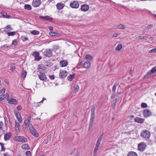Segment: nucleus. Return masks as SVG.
Returning <instances> with one entry per match:
<instances>
[{
    "mask_svg": "<svg viewBox=\"0 0 156 156\" xmlns=\"http://www.w3.org/2000/svg\"><path fill=\"white\" fill-rule=\"evenodd\" d=\"M117 29H124L126 28V27L123 24H120L119 25L117 26Z\"/></svg>",
    "mask_w": 156,
    "mask_h": 156,
    "instance_id": "72a5a7b5",
    "label": "nucleus"
},
{
    "mask_svg": "<svg viewBox=\"0 0 156 156\" xmlns=\"http://www.w3.org/2000/svg\"><path fill=\"white\" fill-rule=\"evenodd\" d=\"M148 37H147L146 36H144V37H142L141 36H139L138 37V38L139 40H142L145 39V40H147Z\"/></svg>",
    "mask_w": 156,
    "mask_h": 156,
    "instance_id": "49530a36",
    "label": "nucleus"
},
{
    "mask_svg": "<svg viewBox=\"0 0 156 156\" xmlns=\"http://www.w3.org/2000/svg\"><path fill=\"white\" fill-rule=\"evenodd\" d=\"M14 140L20 142H25L27 140V139L24 136H17L14 137Z\"/></svg>",
    "mask_w": 156,
    "mask_h": 156,
    "instance_id": "423d86ee",
    "label": "nucleus"
},
{
    "mask_svg": "<svg viewBox=\"0 0 156 156\" xmlns=\"http://www.w3.org/2000/svg\"><path fill=\"white\" fill-rule=\"evenodd\" d=\"M30 33L34 35H36L39 34L40 32L38 30H34L31 31Z\"/></svg>",
    "mask_w": 156,
    "mask_h": 156,
    "instance_id": "c756f323",
    "label": "nucleus"
},
{
    "mask_svg": "<svg viewBox=\"0 0 156 156\" xmlns=\"http://www.w3.org/2000/svg\"><path fill=\"white\" fill-rule=\"evenodd\" d=\"M95 107L94 105H93L91 109V117L92 119L95 118Z\"/></svg>",
    "mask_w": 156,
    "mask_h": 156,
    "instance_id": "a211bd4d",
    "label": "nucleus"
},
{
    "mask_svg": "<svg viewBox=\"0 0 156 156\" xmlns=\"http://www.w3.org/2000/svg\"><path fill=\"white\" fill-rule=\"evenodd\" d=\"M20 128V123H18L16 120L15 122V130L17 131H19Z\"/></svg>",
    "mask_w": 156,
    "mask_h": 156,
    "instance_id": "412c9836",
    "label": "nucleus"
},
{
    "mask_svg": "<svg viewBox=\"0 0 156 156\" xmlns=\"http://www.w3.org/2000/svg\"><path fill=\"white\" fill-rule=\"evenodd\" d=\"M90 63L88 60H87L83 64L84 68L86 69H88L90 67Z\"/></svg>",
    "mask_w": 156,
    "mask_h": 156,
    "instance_id": "5701e85b",
    "label": "nucleus"
},
{
    "mask_svg": "<svg viewBox=\"0 0 156 156\" xmlns=\"http://www.w3.org/2000/svg\"><path fill=\"white\" fill-rule=\"evenodd\" d=\"M42 51L43 53V55L46 57H50L52 55V51L50 49H46L45 50H42Z\"/></svg>",
    "mask_w": 156,
    "mask_h": 156,
    "instance_id": "f03ea898",
    "label": "nucleus"
},
{
    "mask_svg": "<svg viewBox=\"0 0 156 156\" xmlns=\"http://www.w3.org/2000/svg\"><path fill=\"white\" fill-rule=\"evenodd\" d=\"M38 76L39 79L41 80L45 81L47 79L46 75L44 73H41V74H39Z\"/></svg>",
    "mask_w": 156,
    "mask_h": 156,
    "instance_id": "f3484780",
    "label": "nucleus"
},
{
    "mask_svg": "<svg viewBox=\"0 0 156 156\" xmlns=\"http://www.w3.org/2000/svg\"><path fill=\"white\" fill-rule=\"evenodd\" d=\"M144 119L138 117H136L134 119V121L140 123H143L144 122Z\"/></svg>",
    "mask_w": 156,
    "mask_h": 156,
    "instance_id": "dca6fc26",
    "label": "nucleus"
},
{
    "mask_svg": "<svg viewBox=\"0 0 156 156\" xmlns=\"http://www.w3.org/2000/svg\"><path fill=\"white\" fill-rule=\"evenodd\" d=\"M150 132L147 130H144L142 132L140 136L146 140L148 139L150 136Z\"/></svg>",
    "mask_w": 156,
    "mask_h": 156,
    "instance_id": "f257e3e1",
    "label": "nucleus"
},
{
    "mask_svg": "<svg viewBox=\"0 0 156 156\" xmlns=\"http://www.w3.org/2000/svg\"><path fill=\"white\" fill-rule=\"evenodd\" d=\"M27 75V72L25 71L23 72L21 74V76L23 78H25Z\"/></svg>",
    "mask_w": 156,
    "mask_h": 156,
    "instance_id": "09e8293b",
    "label": "nucleus"
},
{
    "mask_svg": "<svg viewBox=\"0 0 156 156\" xmlns=\"http://www.w3.org/2000/svg\"><path fill=\"white\" fill-rule=\"evenodd\" d=\"M104 136V133H102L100 136L98 138L96 144H98L100 145V144L102 140V139Z\"/></svg>",
    "mask_w": 156,
    "mask_h": 156,
    "instance_id": "b1692460",
    "label": "nucleus"
},
{
    "mask_svg": "<svg viewBox=\"0 0 156 156\" xmlns=\"http://www.w3.org/2000/svg\"><path fill=\"white\" fill-rule=\"evenodd\" d=\"M18 121L20 123H22V120L21 119V117L20 115L19 117H18V118H17Z\"/></svg>",
    "mask_w": 156,
    "mask_h": 156,
    "instance_id": "5fc2aeb1",
    "label": "nucleus"
},
{
    "mask_svg": "<svg viewBox=\"0 0 156 156\" xmlns=\"http://www.w3.org/2000/svg\"><path fill=\"white\" fill-rule=\"evenodd\" d=\"M64 6L65 5L62 2L58 3L56 5L57 9L58 10L62 9Z\"/></svg>",
    "mask_w": 156,
    "mask_h": 156,
    "instance_id": "4468645a",
    "label": "nucleus"
},
{
    "mask_svg": "<svg viewBox=\"0 0 156 156\" xmlns=\"http://www.w3.org/2000/svg\"><path fill=\"white\" fill-rule=\"evenodd\" d=\"M4 17H6V16L7 13L4 12H1L0 13Z\"/></svg>",
    "mask_w": 156,
    "mask_h": 156,
    "instance_id": "4d7b16f0",
    "label": "nucleus"
},
{
    "mask_svg": "<svg viewBox=\"0 0 156 156\" xmlns=\"http://www.w3.org/2000/svg\"><path fill=\"white\" fill-rule=\"evenodd\" d=\"M7 101H8V103L10 104H14L15 105L17 103V101L15 99L12 98L9 100L7 99Z\"/></svg>",
    "mask_w": 156,
    "mask_h": 156,
    "instance_id": "6ab92c4d",
    "label": "nucleus"
},
{
    "mask_svg": "<svg viewBox=\"0 0 156 156\" xmlns=\"http://www.w3.org/2000/svg\"><path fill=\"white\" fill-rule=\"evenodd\" d=\"M3 156H11L8 153L6 152L5 153H4L3 154Z\"/></svg>",
    "mask_w": 156,
    "mask_h": 156,
    "instance_id": "69168bd1",
    "label": "nucleus"
},
{
    "mask_svg": "<svg viewBox=\"0 0 156 156\" xmlns=\"http://www.w3.org/2000/svg\"><path fill=\"white\" fill-rule=\"evenodd\" d=\"M49 78L51 80H54L55 78V77L54 75H49Z\"/></svg>",
    "mask_w": 156,
    "mask_h": 156,
    "instance_id": "680f3d73",
    "label": "nucleus"
},
{
    "mask_svg": "<svg viewBox=\"0 0 156 156\" xmlns=\"http://www.w3.org/2000/svg\"><path fill=\"white\" fill-rule=\"evenodd\" d=\"M4 123L2 122H0V130H2L3 129Z\"/></svg>",
    "mask_w": 156,
    "mask_h": 156,
    "instance_id": "3c124183",
    "label": "nucleus"
},
{
    "mask_svg": "<svg viewBox=\"0 0 156 156\" xmlns=\"http://www.w3.org/2000/svg\"><path fill=\"white\" fill-rule=\"evenodd\" d=\"M24 8L25 9L28 10H31L32 7L31 5L29 4H25L24 6Z\"/></svg>",
    "mask_w": 156,
    "mask_h": 156,
    "instance_id": "2f4dec72",
    "label": "nucleus"
},
{
    "mask_svg": "<svg viewBox=\"0 0 156 156\" xmlns=\"http://www.w3.org/2000/svg\"><path fill=\"white\" fill-rule=\"evenodd\" d=\"M85 58L86 59L90 60H92V56L89 54H87L86 55Z\"/></svg>",
    "mask_w": 156,
    "mask_h": 156,
    "instance_id": "58836bf2",
    "label": "nucleus"
},
{
    "mask_svg": "<svg viewBox=\"0 0 156 156\" xmlns=\"http://www.w3.org/2000/svg\"><path fill=\"white\" fill-rule=\"evenodd\" d=\"M127 156H138V155L134 151H130L127 154Z\"/></svg>",
    "mask_w": 156,
    "mask_h": 156,
    "instance_id": "bb28decb",
    "label": "nucleus"
},
{
    "mask_svg": "<svg viewBox=\"0 0 156 156\" xmlns=\"http://www.w3.org/2000/svg\"><path fill=\"white\" fill-rule=\"evenodd\" d=\"M9 94H8L6 93L3 95V97H4V98H6L7 100L9 99Z\"/></svg>",
    "mask_w": 156,
    "mask_h": 156,
    "instance_id": "864d4df0",
    "label": "nucleus"
},
{
    "mask_svg": "<svg viewBox=\"0 0 156 156\" xmlns=\"http://www.w3.org/2000/svg\"><path fill=\"white\" fill-rule=\"evenodd\" d=\"M122 46L121 44H119L116 47L115 50L117 51H120L122 49Z\"/></svg>",
    "mask_w": 156,
    "mask_h": 156,
    "instance_id": "473e14b6",
    "label": "nucleus"
},
{
    "mask_svg": "<svg viewBox=\"0 0 156 156\" xmlns=\"http://www.w3.org/2000/svg\"><path fill=\"white\" fill-rule=\"evenodd\" d=\"M22 148L23 149H29L30 147L29 145L27 144H25L22 145Z\"/></svg>",
    "mask_w": 156,
    "mask_h": 156,
    "instance_id": "c85d7f7f",
    "label": "nucleus"
},
{
    "mask_svg": "<svg viewBox=\"0 0 156 156\" xmlns=\"http://www.w3.org/2000/svg\"><path fill=\"white\" fill-rule=\"evenodd\" d=\"M118 36V34H115L113 35L112 37H117Z\"/></svg>",
    "mask_w": 156,
    "mask_h": 156,
    "instance_id": "338daca9",
    "label": "nucleus"
},
{
    "mask_svg": "<svg viewBox=\"0 0 156 156\" xmlns=\"http://www.w3.org/2000/svg\"><path fill=\"white\" fill-rule=\"evenodd\" d=\"M16 69L15 67L13 65H11L10 67V70L11 71H13Z\"/></svg>",
    "mask_w": 156,
    "mask_h": 156,
    "instance_id": "603ef678",
    "label": "nucleus"
},
{
    "mask_svg": "<svg viewBox=\"0 0 156 156\" xmlns=\"http://www.w3.org/2000/svg\"><path fill=\"white\" fill-rule=\"evenodd\" d=\"M75 75V74L69 75L67 78L68 80L69 81H72L74 78Z\"/></svg>",
    "mask_w": 156,
    "mask_h": 156,
    "instance_id": "cd10ccee",
    "label": "nucleus"
},
{
    "mask_svg": "<svg viewBox=\"0 0 156 156\" xmlns=\"http://www.w3.org/2000/svg\"><path fill=\"white\" fill-rule=\"evenodd\" d=\"M5 147H4V146H2L1 147V151H5Z\"/></svg>",
    "mask_w": 156,
    "mask_h": 156,
    "instance_id": "774afa93",
    "label": "nucleus"
},
{
    "mask_svg": "<svg viewBox=\"0 0 156 156\" xmlns=\"http://www.w3.org/2000/svg\"><path fill=\"white\" fill-rule=\"evenodd\" d=\"M25 153L27 156H30L31 155V153L30 151H27Z\"/></svg>",
    "mask_w": 156,
    "mask_h": 156,
    "instance_id": "6e6d98bb",
    "label": "nucleus"
},
{
    "mask_svg": "<svg viewBox=\"0 0 156 156\" xmlns=\"http://www.w3.org/2000/svg\"><path fill=\"white\" fill-rule=\"evenodd\" d=\"M68 64V62L66 60H62L60 62V65L62 67L66 66Z\"/></svg>",
    "mask_w": 156,
    "mask_h": 156,
    "instance_id": "4be33fe9",
    "label": "nucleus"
},
{
    "mask_svg": "<svg viewBox=\"0 0 156 156\" xmlns=\"http://www.w3.org/2000/svg\"><path fill=\"white\" fill-rule=\"evenodd\" d=\"M39 18L41 19H43L45 20H48L50 22L52 21L53 20V19L52 18L48 16H39Z\"/></svg>",
    "mask_w": 156,
    "mask_h": 156,
    "instance_id": "ddd939ff",
    "label": "nucleus"
},
{
    "mask_svg": "<svg viewBox=\"0 0 156 156\" xmlns=\"http://www.w3.org/2000/svg\"><path fill=\"white\" fill-rule=\"evenodd\" d=\"M149 53H156V48H153L149 51Z\"/></svg>",
    "mask_w": 156,
    "mask_h": 156,
    "instance_id": "8fccbe9b",
    "label": "nucleus"
},
{
    "mask_svg": "<svg viewBox=\"0 0 156 156\" xmlns=\"http://www.w3.org/2000/svg\"><path fill=\"white\" fill-rule=\"evenodd\" d=\"M31 120L30 117H29L26 120L24 121L25 126L26 128H28L30 125V121Z\"/></svg>",
    "mask_w": 156,
    "mask_h": 156,
    "instance_id": "9b49d317",
    "label": "nucleus"
},
{
    "mask_svg": "<svg viewBox=\"0 0 156 156\" xmlns=\"http://www.w3.org/2000/svg\"><path fill=\"white\" fill-rule=\"evenodd\" d=\"M59 48L58 46H55L52 48V50L55 51Z\"/></svg>",
    "mask_w": 156,
    "mask_h": 156,
    "instance_id": "de8ad7c7",
    "label": "nucleus"
},
{
    "mask_svg": "<svg viewBox=\"0 0 156 156\" xmlns=\"http://www.w3.org/2000/svg\"><path fill=\"white\" fill-rule=\"evenodd\" d=\"M17 40L16 39H15L12 42L11 45L12 46H16V45L18 44V42H17Z\"/></svg>",
    "mask_w": 156,
    "mask_h": 156,
    "instance_id": "4c0bfd02",
    "label": "nucleus"
},
{
    "mask_svg": "<svg viewBox=\"0 0 156 156\" xmlns=\"http://www.w3.org/2000/svg\"><path fill=\"white\" fill-rule=\"evenodd\" d=\"M95 118H94L93 119H92V118L91 117L90 120V126H93V123L94 121V119Z\"/></svg>",
    "mask_w": 156,
    "mask_h": 156,
    "instance_id": "a18cd8bd",
    "label": "nucleus"
},
{
    "mask_svg": "<svg viewBox=\"0 0 156 156\" xmlns=\"http://www.w3.org/2000/svg\"><path fill=\"white\" fill-rule=\"evenodd\" d=\"M15 32H8L7 33V34L8 36H13L15 34Z\"/></svg>",
    "mask_w": 156,
    "mask_h": 156,
    "instance_id": "ea45409f",
    "label": "nucleus"
},
{
    "mask_svg": "<svg viewBox=\"0 0 156 156\" xmlns=\"http://www.w3.org/2000/svg\"><path fill=\"white\" fill-rule=\"evenodd\" d=\"M44 68V66L42 65H39L38 66V70L43 69Z\"/></svg>",
    "mask_w": 156,
    "mask_h": 156,
    "instance_id": "c03bdc74",
    "label": "nucleus"
},
{
    "mask_svg": "<svg viewBox=\"0 0 156 156\" xmlns=\"http://www.w3.org/2000/svg\"><path fill=\"white\" fill-rule=\"evenodd\" d=\"M3 31L6 32H8L12 30L13 29L11 26L8 25L3 28Z\"/></svg>",
    "mask_w": 156,
    "mask_h": 156,
    "instance_id": "aec40b11",
    "label": "nucleus"
},
{
    "mask_svg": "<svg viewBox=\"0 0 156 156\" xmlns=\"http://www.w3.org/2000/svg\"><path fill=\"white\" fill-rule=\"evenodd\" d=\"M21 108H22L21 105H19L17 107V109L19 111H20Z\"/></svg>",
    "mask_w": 156,
    "mask_h": 156,
    "instance_id": "0e129e2a",
    "label": "nucleus"
},
{
    "mask_svg": "<svg viewBox=\"0 0 156 156\" xmlns=\"http://www.w3.org/2000/svg\"><path fill=\"white\" fill-rule=\"evenodd\" d=\"M150 72L152 73H156V66H154L151 69L150 71Z\"/></svg>",
    "mask_w": 156,
    "mask_h": 156,
    "instance_id": "e433bc0d",
    "label": "nucleus"
},
{
    "mask_svg": "<svg viewBox=\"0 0 156 156\" xmlns=\"http://www.w3.org/2000/svg\"><path fill=\"white\" fill-rule=\"evenodd\" d=\"M5 88H3L2 90H0V96H1L2 94H3L5 92Z\"/></svg>",
    "mask_w": 156,
    "mask_h": 156,
    "instance_id": "37998d69",
    "label": "nucleus"
},
{
    "mask_svg": "<svg viewBox=\"0 0 156 156\" xmlns=\"http://www.w3.org/2000/svg\"><path fill=\"white\" fill-rule=\"evenodd\" d=\"M141 107L142 108H146L147 107V105L146 103H142L141 104Z\"/></svg>",
    "mask_w": 156,
    "mask_h": 156,
    "instance_id": "79ce46f5",
    "label": "nucleus"
},
{
    "mask_svg": "<svg viewBox=\"0 0 156 156\" xmlns=\"http://www.w3.org/2000/svg\"><path fill=\"white\" fill-rule=\"evenodd\" d=\"M12 136L11 132H9L5 134L4 135V140L5 141H8L10 140Z\"/></svg>",
    "mask_w": 156,
    "mask_h": 156,
    "instance_id": "f8f14e48",
    "label": "nucleus"
},
{
    "mask_svg": "<svg viewBox=\"0 0 156 156\" xmlns=\"http://www.w3.org/2000/svg\"><path fill=\"white\" fill-rule=\"evenodd\" d=\"M73 88L74 89V91L75 93L78 92L80 90L79 87L77 84H74Z\"/></svg>",
    "mask_w": 156,
    "mask_h": 156,
    "instance_id": "a878e982",
    "label": "nucleus"
},
{
    "mask_svg": "<svg viewBox=\"0 0 156 156\" xmlns=\"http://www.w3.org/2000/svg\"><path fill=\"white\" fill-rule=\"evenodd\" d=\"M116 88V86H115V85H114L112 87L113 92H115Z\"/></svg>",
    "mask_w": 156,
    "mask_h": 156,
    "instance_id": "e2e57ef3",
    "label": "nucleus"
},
{
    "mask_svg": "<svg viewBox=\"0 0 156 156\" xmlns=\"http://www.w3.org/2000/svg\"><path fill=\"white\" fill-rule=\"evenodd\" d=\"M153 27V25L152 24L149 25L145 28L146 30H148L150 29L151 28H152Z\"/></svg>",
    "mask_w": 156,
    "mask_h": 156,
    "instance_id": "a19ab883",
    "label": "nucleus"
},
{
    "mask_svg": "<svg viewBox=\"0 0 156 156\" xmlns=\"http://www.w3.org/2000/svg\"><path fill=\"white\" fill-rule=\"evenodd\" d=\"M49 34L52 36H57L58 35V34L53 32H50L49 33Z\"/></svg>",
    "mask_w": 156,
    "mask_h": 156,
    "instance_id": "f704fd0d",
    "label": "nucleus"
},
{
    "mask_svg": "<svg viewBox=\"0 0 156 156\" xmlns=\"http://www.w3.org/2000/svg\"><path fill=\"white\" fill-rule=\"evenodd\" d=\"M100 145L98 144H96L95 147L94 148V156H95L97 154V152L98 150L99 147L100 146Z\"/></svg>",
    "mask_w": 156,
    "mask_h": 156,
    "instance_id": "393cba45",
    "label": "nucleus"
},
{
    "mask_svg": "<svg viewBox=\"0 0 156 156\" xmlns=\"http://www.w3.org/2000/svg\"><path fill=\"white\" fill-rule=\"evenodd\" d=\"M79 2L76 1H74L70 3V7L73 8L77 9L79 8Z\"/></svg>",
    "mask_w": 156,
    "mask_h": 156,
    "instance_id": "39448f33",
    "label": "nucleus"
},
{
    "mask_svg": "<svg viewBox=\"0 0 156 156\" xmlns=\"http://www.w3.org/2000/svg\"><path fill=\"white\" fill-rule=\"evenodd\" d=\"M118 101L117 98H116L115 100H114L113 101V104H112V108L114 109L115 105L116 103Z\"/></svg>",
    "mask_w": 156,
    "mask_h": 156,
    "instance_id": "c9c22d12",
    "label": "nucleus"
},
{
    "mask_svg": "<svg viewBox=\"0 0 156 156\" xmlns=\"http://www.w3.org/2000/svg\"><path fill=\"white\" fill-rule=\"evenodd\" d=\"M152 74V73L150 72V71H149L147 73L145 74L144 76V78H148L150 77L151 76Z\"/></svg>",
    "mask_w": 156,
    "mask_h": 156,
    "instance_id": "7c9ffc66",
    "label": "nucleus"
},
{
    "mask_svg": "<svg viewBox=\"0 0 156 156\" xmlns=\"http://www.w3.org/2000/svg\"><path fill=\"white\" fill-rule=\"evenodd\" d=\"M29 130L31 133L34 136L36 137L38 136V134L37 132V131L35 128L33 126L32 124H30L29 127Z\"/></svg>",
    "mask_w": 156,
    "mask_h": 156,
    "instance_id": "7ed1b4c3",
    "label": "nucleus"
},
{
    "mask_svg": "<svg viewBox=\"0 0 156 156\" xmlns=\"http://www.w3.org/2000/svg\"><path fill=\"white\" fill-rule=\"evenodd\" d=\"M83 65V62H80L77 65V67L78 69L80 68L79 66Z\"/></svg>",
    "mask_w": 156,
    "mask_h": 156,
    "instance_id": "052dcab7",
    "label": "nucleus"
},
{
    "mask_svg": "<svg viewBox=\"0 0 156 156\" xmlns=\"http://www.w3.org/2000/svg\"><path fill=\"white\" fill-rule=\"evenodd\" d=\"M15 115L16 118H17L18 117H19L20 115V114L19 112H15Z\"/></svg>",
    "mask_w": 156,
    "mask_h": 156,
    "instance_id": "13d9d810",
    "label": "nucleus"
},
{
    "mask_svg": "<svg viewBox=\"0 0 156 156\" xmlns=\"http://www.w3.org/2000/svg\"><path fill=\"white\" fill-rule=\"evenodd\" d=\"M68 74L67 72L64 70H60L59 73V78L61 79L64 78Z\"/></svg>",
    "mask_w": 156,
    "mask_h": 156,
    "instance_id": "1a4fd4ad",
    "label": "nucleus"
},
{
    "mask_svg": "<svg viewBox=\"0 0 156 156\" xmlns=\"http://www.w3.org/2000/svg\"><path fill=\"white\" fill-rule=\"evenodd\" d=\"M38 71L39 72L40 74H41V73H44L45 70L44 69L39 70H38Z\"/></svg>",
    "mask_w": 156,
    "mask_h": 156,
    "instance_id": "bf43d9fd",
    "label": "nucleus"
},
{
    "mask_svg": "<svg viewBox=\"0 0 156 156\" xmlns=\"http://www.w3.org/2000/svg\"><path fill=\"white\" fill-rule=\"evenodd\" d=\"M32 55L34 57L35 61H38L41 59V57L39 53L37 51H34Z\"/></svg>",
    "mask_w": 156,
    "mask_h": 156,
    "instance_id": "20e7f679",
    "label": "nucleus"
},
{
    "mask_svg": "<svg viewBox=\"0 0 156 156\" xmlns=\"http://www.w3.org/2000/svg\"><path fill=\"white\" fill-rule=\"evenodd\" d=\"M147 147V145L144 142H141L138 144V149L141 151H143Z\"/></svg>",
    "mask_w": 156,
    "mask_h": 156,
    "instance_id": "6e6552de",
    "label": "nucleus"
},
{
    "mask_svg": "<svg viewBox=\"0 0 156 156\" xmlns=\"http://www.w3.org/2000/svg\"><path fill=\"white\" fill-rule=\"evenodd\" d=\"M80 9L82 11L86 12L89 9V6L88 5L84 4L81 5Z\"/></svg>",
    "mask_w": 156,
    "mask_h": 156,
    "instance_id": "2eb2a0df",
    "label": "nucleus"
},
{
    "mask_svg": "<svg viewBox=\"0 0 156 156\" xmlns=\"http://www.w3.org/2000/svg\"><path fill=\"white\" fill-rule=\"evenodd\" d=\"M41 4V0H33L32 2V5L34 7L39 6Z\"/></svg>",
    "mask_w": 156,
    "mask_h": 156,
    "instance_id": "9d476101",
    "label": "nucleus"
},
{
    "mask_svg": "<svg viewBox=\"0 0 156 156\" xmlns=\"http://www.w3.org/2000/svg\"><path fill=\"white\" fill-rule=\"evenodd\" d=\"M143 114L144 118H147L151 115L152 112L148 109H145L143 110Z\"/></svg>",
    "mask_w": 156,
    "mask_h": 156,
    "instance_id": "0eeeda50",
    "label": "nucleus"
}]
</instances>
